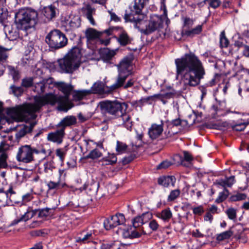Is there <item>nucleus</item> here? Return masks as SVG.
<instances>
[{
	"label": "nucleus",
	"instance_id": "69168bd1",
	"mask_svg": "<svg viewBox=\"0 0 249 249\" xmlns=\"http://www.w3.org/2000/svg\"><path fill=\"white\" fill-rule=\"evenodd\" d=\"M172 164L170 161L165 160L159 164L157 168V169H166Z\"/></svg>",
	"mask_w": 249,
	"mask_h": 249
},
{
	"label": "nucleus",
	"instance_id": "6e6d98bb",
	"mask_svg": "<svg viewBox=\"0 0 249 249\" xmlns=\"http://www.w3.org/2000/svg\"><path fill=\"white\" fill-rule=\"evenodd\" d=\"M183 122H186L185 121L181 120L179 118L176 119L172 120L171 122L167 121L166 123H168L167 127H169L170 126H178L181 125L182 123Z\"/></svg>",
	"mask_w": 249,
	"mask_h": 249
},
{
	"label": "nucleus",
	"instance_id": "603ef678",
	"mask_svg": "<svg viewBox=\"0 0 249 249\" xmlns=\"http://www.w3.org/2000/svg\"><path fill=\"white\" fill-rule=\"evenodd\" d=\"M202 30V26L198 25L193 29L186 31V34L188 36H191L194 35H198L200 34Z\"/></svg>",
	"mask_w": 249,
	"mask_h": 249
},
{
	"label": "nucleus",
	"instance_id": "79ce46f5",
	"mask_svg": "<svg viewBox=\"0 0 249 249\" xmlns=\"http://www.w3.org/2000/svg\"><path fill=\"white\" fill-rule=\"evenodd\" d=\"M127 145L124 142L117 141L116 142V151L119 154H121L126 152Z\"/></svg>",
	"mask_w": 249,
	"mask_h": 249
},
{
	"label": "nucleus",
	"instance_id": "c85d7f7f",
	"mask_svg": "<svg viewBox=\"0 0 249 249\" xmlns=\"http://www.w3.org/2000/svg\"><path fill=\"white\" fill-rule=\"evenodd\" d=\"M183 153V157L179 155H177L175 157L176 159L179 160L180 164L184 166H188L189 164L193 160V158L188 151H184Z\"/></svg>",
	"mask_w": 249,
	"mask_h": 249
},
{
	"label": "nucleus",
	"instance_id": "72a5a7b5",
	"mask_svg": "<svg viewBox=\"0 0 249 249\" xmlns=\"http://www.w3.org/2000/svg\"><path fill=\"white\" fill-rule=\"evenodd\" d=\"M157 216L164 221L167 222L172 217V213L169 208H166L158 213Z\"/></svg>",
	"mask_w": 249,
	"mask_h": 249
},
{
	"label": "nucleus",
	"instance_id": "412c9836",
	"mask_svg": "<svg viewBox=\"0 0 249 249\" xmlns=\"http://www.w3.org/2000/svg\"><path fill=\"white\" fill-rule=\"evenodd\" d=\"M77 123L76 118L72 115L67 116L63 118L61 121L56 125L57 128L65 130L67 127L75 125Z\"/></svg>",
	"mask_w": 249,
	"mask_h": 249
},
{
	"label": "nucleus",
	"instance_id": "4c0bfd02",
	"mask_svg": "<svg viewBox=\"0 0 249 249\" xmlns=\"http://www.w3.org/2000/svg\"><path fill=\"white\" fill-rule=\"evenodd\" d=\"M95 12V9L93 8L91 6L88 5L86 6V17L89 21L90 23L92 25H95V22L94 20V18L92 17L93 13Z\"/></svg>",
	"mask_w": 249,
	"mask_h": 249
},
{
	"label": "nucleus",
	"instance_id": "bf43d9fd",
	"mask_svg": "<svg viewBox=\"0 0 249 249\" xmlns=\"http://www.w3.org/2000/svg\"><path fill=\"white\" fill-rule=\"evenodd\" d=\"M44 170L47 173H50L55 168L51 162H47L44 164Z\"/></svg>",
	"mask_w": 249,
	"mask_h": 249
},
{
	"label": "nucleus",
	"instance_id": "473e14b6",
	"mask_svg": "<svg viewBox=\"0 0 249 249\" xmlns=\"http://www.w3.org/2000/svg\"><path fill=\"white\" fill-rule=\"evenodd\" d=\"M235 182V177L231 176L229 178H226L225 179H221L217 180V184L225 189L226 188V187H231Z\"/></svg>",
	"mask_w": 249,
	"mask_h": 249
},
{
	"label": "nucleus",
	"instance_id": "b1692460",
	"mask_svg": "<svg viewBox=\"0 0 249 249\" xmlns=\"http://www.w3.org/2000/svg\"><path fill=\"white\" fill-rule=\"evenodd\" d=\"M9 144L5 142H1L0 144V168H5L7 166L6 161L7 158L6 151L9 147Z\"/></svg>",
	"mask_w": 249,
	"mask_h": 249
},
{
	"label": "nucleus",
	"instance_id": "6e6552de",
	"mask_svg": "<svg viewBox=\"0 0 249 249\" xmlns=\"http://www.w3.org/2000/svg\"><path fill=\"white\" fill-rule=\"evenodd\" d=\"M163 23V20L161 16L152 15L147 22L144 18L143 22L138 23V25L135 24V26L140 30L142 33L148 35L162 28Z\"/></svg>",
	"mask_w": 249,
	"mask_h": 249
},
{
	"label": "nucleus",
	"instance_id": "a18cd8bd",
	"mask_svg": "<svg viewBox=\"0 0 249 249\" xmlns=\"http://www.w3.org/2000/svg\"><path fill=\"white\" fill-rule=\"evenodd\" d=\"M14 194L15 192L13 190L12 187H10L6 192H4V190L2 192H0V202H3L5 199L9 197L10 200L11 195H14Z\"/></svg>",
	"mask_w": 249,
	"mask_h": 249
},
{
	"label": "nucleus",
	"instance_id": "9b49d317",
	"mask_svg": "<svg viewBox=\"0 0 249 249\" xmlns=\"http://www.w3.org/2000/svg\"><path fill=\"white\" fill-rule=\"evenodd\" d=\"M108 36L111 35V28L105 30L102 32H99L93 28H88L85 32V36L88 41L98 40L101 44L107 46L110 42V38L107 37L105 39L103 38L104 35Z\"/></svg>",
	"mask_w": 249,
	"mask_h": 249
},
{
	"label": "nucleus",
	"instance_id": "3c124183",
	"mask_svg": "<svg viewBox=\"0 0 249 249\" xmlns=\"http://www.w3.org/2000/svg\"><path fill=\"white\" fill-rule=\"evenodd\" d=\"M180 194V191L179 189H177L172 190L168 196V201L170 202L175 200L179 196Z\"/></svg>",
	"mask_w": 249,
	"mask_h": 249
},
{
	"label": "nucleus",
	"instance_id": "aec40b11",
	"mask_svg": "<svg viewBox=\"0 0 249 249\" xmlns=\"http://www.w3.org/2000/svg\"><path fill=\"white\" fill-rule=\"evenodd\" d=\"M120 231L122 232V235L124 238L133 239L141 236V233L136 229H133V227L132 226H130L124 230H118L116 232L118 234H119Z\"/></svg>",
	"mask_w": 249,
	"mask_h": 249
},
{
	"label": "nucleus",
	"instance_id": "f704fd0d",
	"mask_svg": "<svg viewBox=\"0 0 249 249\" xmlns=\"http://www.w3.org/2000/svg\"><path fill=\"white\" fill-rule=\"evenodd\" d=\"M231 231L233 232V234H234L235 237L238 239H241L243 236L244 228L241 224H238L234 226Z\"/></svg>",
	"mask_w": 249,
	"mask_h": 249
},
{
	"label": "nucleus",
	"instance_id": "4be33fe9",
	"mask_svg": "<svg viewBox=\"0 0 249 249\" xmlns=\"http://www.w3.org/2000/svg\"><path fill=\"white\" fill-rule=\"evenodd\" d=\"M36 124V122H33L28 125L22 124L19 126L18 132L17 133V139L23 137L26 134L31 133Z\"/></svg>",
	"mask_w": 249,
	"mask_h": 249
},
{
	"label": "nucleus",
	"instance_id": "cd10ccee",
	"mask_svg": "<svg viewBox=\"0 0 249 249\" xmlns=\"http://www.w3.org/2000/svg\"><path fill=\"white\" fill-rule=\"evenodd\" d=\"M58 10L53 5H51L45 7L43 10V13L44 16L48 19L51 20L56 17Z\"/></svg>",
	"mask_w": 249,
	"mask_h": 249
},
{
	"label": "nucleus",
	"instance_id": "680f3d73",
	"mask_svg": "<svg viewBox=\"0 0 249 249\" xmlns=\"http://www.w3.org/2000/svg\"><path fill=\"white\" fill-rule=\"evenodd\" d=\"M247 124H246L245 123L236 124L232 126V128L235 131H241L245 129Z\"/></svg>",
	"mask_w": 249,
	"mask_h": 249
},
{
	"label": "nucleus",
	"instance_id": "09e8293b",
	"mask_svg": "<svg viewBox=\"0 0 249 249\" xmlns=\"http://www.w3.org/2000/svg\"><path fill=\"white\" fill-rule=\"evenodd\" d=\"M228 218L232 220H235L237 217V211L233 208H229L225 212Z\"/></svg>",
	"mask_w": 249,
	"mask_h": 249
},
{
	"label": "nucleus",
	"instance_id": "a211bd4d",
	"mask_svg": "<svg viewBox=\"0 0 249 249\" xmlns=\"http://www.w3.org/2000/svg\"><path fill=\"white\" fill-rule=\"evenodd\" d=\"M163 121H161V124H152L151 127L148 130V135L149 137L152 140H154L158 138L163 132Z\"/></svg>",
	"mask_w": 249,
	"mask_h": 249
},
{
	"label": "nucleus",
	"instance_id": "c9c22d12",
	"mask_svg": "<svg viewBox=\"0 0 249 249\" xmlns=\"http://www.w3.org/2000/svg\"><path fill=\"white\" fill-rule=\"evenodd\" d=\"M89 94L90 92L89 90H76L74 91L73 97L75 101H80Z\"/></svg>",
	"mask_w": 249,
	"mask_h": 249
},
{
	"label": "nucleus",
	"instance_id": "774afa93",
	"mask_svg": "<svg viewBox=\"0 0 249 249\" xmlns=\"http://www.w3.org/2000/svg\"><path fill=\"white\" fill-rule=\"evenodd\" d=\"M149 226L152 231H156L159 228V225L156 220L153 219L149 222Z\"/></svg>",
	"mask_w": 249,
	"mask_h": 249
},
{
	"label": "nucleus",
	"instance_id": "e2e57ef3",
	"mask_svg": "<svg viewBox=\"0 0 249 249\" xmlns=\"http://www.w3.org/2000/svg\"><path fill=\"white\" fill-rule=\"evenodd\" d=\"M116 241L108 243L103 244L101 246L102 249H116Z\"/></svg>",
	"mask_w": 249,
	"mask_h": 249
},
{
	"label": "nucleus",
	"instance_id": "37998d69",
	"mask_svg": "<svg viewBox=\"0 0 249 249\" xmlns=\"http://www.w3.org/2000/svg\"><path fill=\"white\" fill-rule=\"evenodd\" d=\"M4 31L7 37L10 40H16L15 33L16 31H13V28L9 25H6L4 27Z\"/></svg>",
	"mask_w": 249,
	"mask_h": 249
},
{
	"label": "nucleus",
	"instance_id": "a878e982",
	"mask_svg": "<svg viewBox=\"0 0 249 249\" xmlns=\"http://www.w3.org/2000/svg\"><path fill=\"white\" fill-rule=\"evenodd\" d=\"M226 107V103L224 101H217L216 104L213 105L211 107L213 111V117L216 118L223 114L222 112Z\"/></svg>",
	"mask_w": 249,
	"mask_h": 249
},
{
	"label": "nucleus",
	"instance_id": "de8ad7c7",
	"mask_svg": "<svg viewBox=\"0 0 249 249\" xmlns=\"http://www.w3.org/2000/svg\"><path fill=\"white\" fill-rule=\"evenodd\" d=\"M247 198V195L244 193H237L231 196L229 198V201L235 202L245 200Z\"/></svg>",
	"mask_w": 249,
	"mask_h": 249
},
{
	"label": "nucleus",
	"instance_id": "c03bdc74",
	"mask_svg": "<svg viewBox=\"0 0 249 249\" xmlns=\"http://www.w3.org/2000/svg\"><path fill=\"white\" fill-rule=\"evenodd\" d=\"M45 83L46 82L44 80L42 81L36 83L35 85L34 91L39 94L44 93L46 88Z\"/></svg>",
	"mask_w": 249,
	"mask_h": 249
},
{
	"label": "nucleus",
	"instance_id": "f8f14e48",
	"mask_svg": "<svg viewBox=\"0 0 249 249\" xmlns=\"http://www.w3.org/2000/svg\"><path fill=\"white\" fill-rule=\"evenodd\" d=\"M125 221L124 215L123 213H117L106 219L104 222V226L106 230H110L119 225L124 224Z\"/></svg>",
	"mask_w": 249,
	"mask_h": 249
},
{
	"label": "nucleus",
	"instance_id": "393cba45",
	"mask_svg": "<svg viewBox=\"0 0 249 249\" xmlns=\"http://www.w3.org/2000/svg\"><path fill=\"white\" fill-rule=\"evenodd\" d=\"M70 18V21L67 26V31H73L81 26V19L79 15H71Z\"/></svg>",
	"mask_w": 249,
	"mask_h": 249
},
{
	"label": "nucleus",
	"instance_id": "7c9ffc66",
	"mask_svg": "<svg viewBox=\"0 0 249 249\" xmlns=\"http://www.w3.org/2000/svg\"><path fill=\"white\" fill-rule=\"evenodd\" d=\"M120 117H121L123 121V125L127 130L131 131L133 125V122L132 121L130 115L123 111L122 115H121Z\"/></svg>",
	"mask_w": 249,
	"mask_h": 249
},
{
	"label": "nucleus",
	"instance_id": "2f4dec72",
	"mask_svg": "<svg viewBox=\"0 0 249 249\" xmlns=\"http://www.w3.org/2000/svg\"><path fill=\"white\" fill-rule=\"evenodd\" d=\"M155 94L149 96L144 98H142L139 100L135 101L134 103V105L136 107H142L145 104L151 105L153 102L155 101Z\"/></svg>",
	"mask_w": 249,
	"mask_h": 249
},
{
	"label": "nucleus",
	"instance_id": "5701e85b",
	"mask_svg": "<svg viewBox=\"0 0 249 249\" xmlns=\"http://www.w3.org/2000/svg\"><path fill=\"white\" fill-rule=\"evenodd\" d=\"M117 50H111L107 48L101 49L99 51L100 58L104 62L109 63L115 55Z\"/></svg>",
	"mask_w": 249,
	"mask_h": 249
},
{
	"label": "nucleus",
	"instance_id": "a19ab883",
	"mask_svg": "<svg viewBox=\"0 0 249 249\" xmlns=\"http://www.w3.org/2000/svg\"><path fill=\"white\" fill-rule=\"evenodd\" d=\"M102 156V152L97 148H95L89 153V154L86 156L85 159H91L92 160L97 159L99 158H100Z\"/></svg>",
	"mask_w": 249,
	"mask_h": 249
},
{
	"label": "nucleus",
	"instance_id": "f03ea898",
	"mask_svg": "<svg viewBox=\"0 0 249 249\" xmlns=\"http://www.w3.org/2000/svg\"><path fill=\"white\" fill-rule=\"evenodd\" d=\"M177 77L179 75L186 86L198 85L205 74L203 64L193 53H186L175 59Z\"/></svg>",
	"mask_w": 249,
	"mask_h": 249
},
{
	"label": "nucleus",
	"instance_id": "58836bf2",
	"mask_svg": "<svg viewBox=\"0 0 249 249\" xmlns=\"http://www.w3.org/2000/svg\"><path fill=\"white\" fill-rule=\"evenodd\" d=\"M6 3V0H0V23H2L7 17V10L4 11V5Z\"/></svg>",
	"mask_w": 249,
	"mask_h": 249
},
{
	"label": "nucleus",
	"instance_id": "2eb2a0df",
	"mask_svg": "<svg viewBox=\"0 0 249 249\" xmlns=\"http://www.w3.org/2000/svg\"><path fill=\"white\" fill-rule=\"evenodd\" d=\"M111 35L114 31H119L118 36H115L117 42L121 46H125L131 43L133 38L130 37L127 33L122 27H116L111 28Z\"/></svg>",
	"mask_w": 249,
	"mask_h": 249
},
{
	"label": "nucleus",
	"instance_id": "7ed1b4c3",
	"mask_svg": "<svg viewBox=\"0 0 249 249\" xmlns=\"http://www.w3.org/2000/svg\"><path fill=\"white\" fill-rule=\"evenodd\" d=\"M81 51L78 47L71 49L64 58L58 61L59 71L62 73H72L79 67L81 62Z\"/></svg>",
	"mask_w": 249,
	"mask_h": 249
},
{
	"label": "nucleus",
	"instance_id": "052dcab7",
	"mask_svg": "<svg viewBox=\"0 0 249 249\" xmlns=\"http://www.w3.org/2000/svg\"><path fill=\"white\" fill-rule=\"evenodd\" d=\"M140 216L144 224L148 222V221L152 218V214L150 212H146L142 213Z\"/></svg>",
	"mask_w": 249,
	"mask_h": 249
},
{
	"label": "nucleus",
	"instance_id": "338daca9",
	"mask_svg": "<svg viewBox=\"0 0 249 249\" xmlns=\"http://www.w3.org/2000/svg\"><path fill=\"white\" fill-rule=\"evenodd\" d=\"M193 213L196 215H201L204 212V210L202 206L200 205L198 207H195L193 209Z\"/></svg>",
	"mask_w": 249,
	"mask_h": 249
},
{
	"label": "nucleus",
	"instance_id": "ddd939ff",
	"mask_svg": "<svg viewBox=\"0 0 249 249\" xmlns=\"http://www.w3.org/2000/svg\"><path fill=\"white\" fill-rule=\"evenodd\" d=\"M3 103L0 102V128L1 124H4L5 122L10 124L16 121V107L7 108L5 114L3 113Z\"/></svg>",
	"mask_w": 249,
	"mask_h": 249
},
{
	"label": "nucleus",
	"instance_id": "39448f33",
	"mask_svg": "<svg viewBox=\"0 0 249 249\" xmlns=\"http://www.w3.org/2000/svg\"><path fill=\"white\" fill-rule=\"evenodd\" d=\"M149 0H134V4L130 7V12H126L124 18L126 22H131L138 25L143 22L146 16L142 13V10L148 3Z\"/></svg>",
	"mask_w": 249,
	"mask_h": 249
},
{
	"label": "nucleus",
	"instance_id": "bb28decb",
	"mask_svg": "<svg viewBox=\"0 0 249 249\" xmlns=\"http://www.w3.org/2000/svg\"><path fill=\"white\" fill-rule=\"evenodd\" d=\"M176 179L173 176H162L158 178V183L164 187H168L170 184L174 186Z\"/></svg>",
	"mask_w": 249,
	"mask_h": 249
},
{
	"label": "nucleus",
	"instance_id": "9d476101",
	"mask_svg": "<svg viewBox=\"0 0 249 249\" xmlns=\"http://www.w3.org/2000/svg\"><path fill=\"white\" fill-rule=\"evenodd\" d=\"M46 40L50 47L54 49L64 47L68 42L66 36L57 29L52 31L46 36Z\"/></svg>",
	"mask_w": 249,
	"mask_h": 249
},
{
	"label": "nucleus",
	"instance_id": "20e7f679",
	"mask_svg": "<svg viewBox=\"0 0 249 249\" xmlns=\"http://www.w3.org/2000/svg\"><path fill=\"white\" fill-rule=\"evenodd\" d=\"M17 28L27 31L37 23L38 14L33 9L20 8L17 12Z\"/></svg>",
	"mask_w": 249,
	"mask_h": 249
},
{
	"label": "nucleus",
	"instance_id": "0eeeda50",
	"mask_svg": "<svg viewBox=\"0 0 249 249\" xmlns=\"http://www.w3.org/2000/svg\"><path fill=\"white\" fill-rule=\"evenodd\" d=\"M99 106L102 114L111 115L113 118L120 117L122 112L125 111L127 105L117 100H105L99 103Z\"/></svg>",
	"mask_w": 249,
	"mask_h": 249
},
{
	"label": "nucleus",
	"instance_id": "4d7b16f0",
	"mask_svg": "<svg viewBox=\"0 0 249 249\" xmlns=\"http://www.w3.org/2000/svg\"><path fill=\"white\" fill-rule=\"evenodd\" d=\"M136 157L135 154H131L128 156H125L122 160V164L125 165L131 162Z\"/></svg>",
	"mask_w": 249,
	"mask_h": 249
},
{
	"label": "nucleus",
	"instance_id": "f3484780",
	"mask_svg": "<svg viewBox=\"0 0 249 249\" xmlns=\"http://www.w3.org/2000/svg\"><path fill=\"white\" fill-rule=\"evenodd\" d=\"M93 239L94 232L93 231L83 230L79 233L76 241L81 244H87Z\"/></svg>",
	"mask_w": 249,
	"mask_h": 249
},
{
	"label": "nucleus",
	"instance_id": "dca6fc26",
	"mask_svg": "<svg viewBox=\"0 0 249 249\" xmlns=\"http://www.w3.org/2000/svg\"><path fill=\"white\" fill-rule=\"evenodd\" d=\"M112 85L108 87L106 86L105 88L104 87L103 84L101 82H95L91 87L90 90H89L90 92V94H111L116 91L118 89H111Z\"/></svg>",
	"mask_w": 249,
	"mask_h": 249
},
{
	"label": "nucleus",
	"instance_id": "13d9d810",
	"mask_svg": "<svg viewBox=\"0 0 249 249\" xmlns=\"http://www.w3.org/2000/svg\"><path fill=\"white\" fill-rule=\"evenodd\" d=\"M205 2H207L210 7L214 9L219 7L221 3L220 0H205Z\"/></svg>",
	"mask_w": 249,
	"mask_h": 249
},
{
	"label": "nucleus",
	"instance_id": "ea45409f",
	"mask_svg": "<svg viewBox=\"0 0 249 249\" xmlns=\"http://www.w3.org/2000/svg\"><path fill=\"white\" fill-rule=\"evenodd\" d=\"M229 195V190L225 188L223 191L219 193L218 196L215 199V202L217 203H220L225 201Z\"/></svg>",
	"mask_w": 249,
	"mask_h": 249
},
{
	"label": "nucleus",
	"instance_id": "c756f323",
	"mask_svg": "<svg viewBox=\"0 0 249 249\" xmlns=\"http://www.w3.org/2000/svg\"><path fill=\"white\" fill-rule=\"evenodd\" d=\"M62 173V171L61 170H59V179L57 182H54L51 180L47 183V186H48L49 190H58L64 188L66 186V184L65 183H62L61 182Z\"/></svg>",
	"mask_w": 249,
	"mask_h": 249
},
{
	"label": "nucleus",
	"instance_id": "423d86ee",
	"mask_svg": "<svg viewBox=\"0 0 249 249\" xmlns=\"http://www.w3.org/2000/svg\"><path fill=\"white\" fill-rule=\"evenodd\" d=\"M133 60V57L132 55L126 56L122 59L117 65L119 74L115 83L112 85L111 89H119L124 85L126 78L130 74Z\"/></svg>",
	"mask_w": 249,
	"mask_h": 249
},
{
	"label": "nucleus",
	"instance_id": "4468645a",
	"mask_svg": "<svg viewBox=\"0 0 249 249\" xmlns=\"http://www.w3.org/2000/svg\"><path fill=\"white\" fill-rule=\"evenodd\" d=\"M52 210L51 209L45 208L42 209L36 210L35 211H27L19 219H17V223L24 221H26L32 218L36 214V211H38V216L40 218H45L49 216Z\"/></svg>",
	"mask_w": 249,
	"mask_h": 249
},
{
	"label": "nucleus",
	"instance_id": "5fc2aeb1",
	"mask_svg": "<svg viewBox=\"0 0 249 249\" xmlns=\"http://www.w3.org/2000/svg\"><path fill=\"white\" fill-rule=\"evenodd\" d=\"M33 84V78L32 77H26L22 79L21 85L25 88L31 87Z\"/></svg>",
	"mask_w": 249,
	"mask_h": 249
},
{
	"label": "nucleus",
	"instance_id": "e433bc0d",
	"mask_svg": "<svg viewBox=\"0 0 249 249\" xmlns=\"http://www.w3.org/2000/svg\"><path fill=\"white\" fill-rule=\"evenodd\" d=\"M99 184L98 182H93L90 185H87L85 183L83 186L79 188V190L82 191L83 190H89V191L93 193H96L97 191Z\"/></svg>",
	"mask_w": 249,
	"mask_h": 249
},
{
	"label": "nucleus",
	"instance_id": "8fccbe9b",
	"mask_svg": "<svg viewBox=\"0 0 249 249\" xmlns=\"http://www.w3.org/2000/svg\"><path fill=\"white\" fill-rule=\"evenodd\" d=\"M229 41L226 37L224 31H222L220 35V45L221 48H226L228 46Z\"/></svg>",
	"mask_w": 249,
	"mask_h": 249
},
{
	"label": "nucleus",
	"instance_id": "1a4fd4ad",
	"mask_svg": "<svg viewBox=\"0 0 249 249\" xmlns=\"http://www.w3.org/2000/svg\"><path fill=\"white\" fill-rule=\"evenodd\" d=\"M46 154V150L44 148L40 149L33 148L29 145L21 146L18 149L17 154V159L24 163H29L34 160L33 154Z\"/></svg>",
	"mask_w": 249,
	"mask_h": 249
},
{
	"label": "nucleus",
	"instance_id": "0e129e2a",
	"mask_svg": "<svg viewBox=\"0 0 249 249\" xmlns=\"http://www.w3.org/2000/svg\"><path fill=\"white\" fill-rule=\"evenodd\" d=\"M136 82V79L135 78H133L130 79L129 80L127 81L125 84H124V85L122 87H123V88L125 89H127L128 88L133 86Z\"/></svg>",
	"mask_w": 249,
	"mask_h": 249
},
{
	"label": "nucleus",
	"instance_id": "6ab92c4d",
	"mask_svg": "<svg viewBox=\"0 0 249 249\" xmlns=\"http://www.w3.org/2000/svg\"><path fill=\"white\" fill-rule=\"evenodd\" d=\"M65 135V133L63 129H59L56 130L55 132L49 133L47 135V140L49 141L53 142L60 144L63 142V139Z\"/></svg>",
	"mask_w": 249,
	"mask_h": 249
},
{
	"label": "nucleus",
	"instance_id": "49530a36",
	"mask_svg": "<svg viewBox=\"0 0 249 249\" xmlns=\"http://www.w3.org/2000/svg\"><path fill=\"white\" fill-rule=\"evenodd\" d=\"M233 234V232L231 230H229L223 232L217 235L216 240L219 241H223L225 239H229Z\"/></svg>",
	"mask_w": 249,
	"mask_h": 249
},
{
	"label": "nucleus",
	"instance_id": "f257e3e1",
	"mask_svg": "<svg viewBox=\"0 0 249 249\" xmlns=\"http://www.w3.org/2000/svg\"><path fill=\"white\" fill-rule=\"evenodd\" d=\"M54 86L64 95L59 96L52 93H46L42 96H35L34 104H27L22 106H17V122L20 121L28 122L35 119L37 115L36 112L45 105L54 106L57 104L59 110L67 111L71 107L68 98L73 89L71 85L64 82H55Z\"/></svg>",
	"mask_w": 249,
	"mask_h": 249
},
{
	"label": "nucleus",
	"instance_id": "864d4df0",
	"mask_svg": "<svg viewBox=\"0 0 249 249\" xmlns=\"http://www.w3.org/2000/svg\"><path fill=\"white\" fill-rule=\"evenodd\" d=\"M132 227L133 229H136L137 228L142 226L143 223L140 216H137L134 218L132 220Z\"/></svg>",
	"mask_w": 249,
	"mask_h": 249
}]
</instances>
